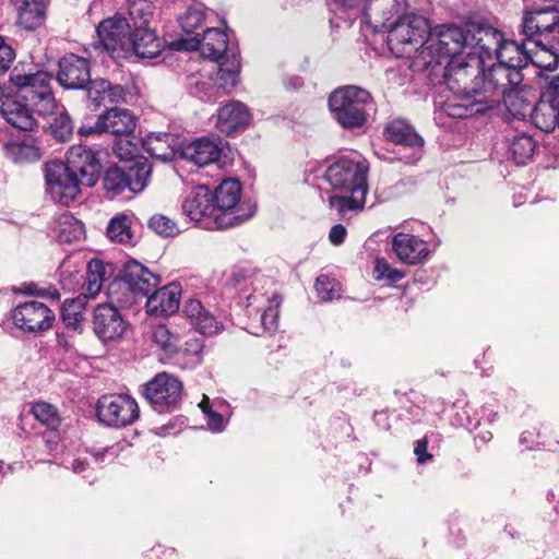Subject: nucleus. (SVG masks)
<instances>
[{
  "label": "nucleus",
  "mask_w": 559,
  "mask_h": 559,
  "mask_svg": "<svg viewBox=\"0 0 559 559\" xmlns=\"http://www.w3.org/2000/svg\"><path fill=\"white\" fill-rule=\"evenodd\" d=\"M469 55L481 58L486 66L500 47L503 36L501 32L489 25L468 24Z\"/></svg>",
  "instance_id": "nucleus-20"
},
{
  "label": "nucleus",
  "mask_w": 559,
  "mask_h": 559,
  "mask_svg": "<svg viewBox=\"0 0 559 559\" xmlns=\"http://www.w3.org/2000/svg\"><path fill=\"white\" fill-rule=\"evenodd\" d=\"M412 57L414 58L413 66L418 70H427L441 64L443 61L448 62V59L428 40L427 45L419 47Z\"/></svg>",
  "instance_id": "nucleus-47"
},
{
  "label": "nucleus",
  "mask_w": 559,
  "mask_h": 559,
  "mask_svg": "<svg viewBox=\"0 0 559 559\" xmlns=\"http://www.w3.org/2000/svg\"><path fill=\"white\" fill-rule=\"evenodd\" d=\"M346 235H347L346 228L343 225L337 224L331 228V230L329 233V240L334 246H340L344 242Z\"/></svg>",
  "instance_id": "nucleus-64"
},
{
  "label": "nucleus",
  "mask_w": 559,
  "mask_h": 559,
  "mask_svg": "<svg viewBox=\"0 0 559 559\" xmlns=\"http://www.w3.org/2000/svg\"><path fill=\"white\" fill-rule=\"evenodd\" d=\"M509 147L514 162L518 165H525L534 154L535 141L532 136L521 133L512 139Z\"/></svg>",
  "instance_id": "nucleus-49"
},
{
  "label": "nucleus",
  "mask_w": 559,
  "mask_h": 559,
  "mask_svg": "<svg viewBox=\"0 0 559 559\" xmlns=\"http://www.w3.org/2000/svg\"><path fill=\"white\" fill-rule=\"evenodd\" d=\"M134 52L141 58L153 59L162 51V41L148 27H138L131 34Z\"/></svg>",
  "instance_id": "nucleus-38"
},
{
  "label": "nucleus",
  "mask_w": 559,
  "mask_h": 559,
  "mask_svg": "<svg viewBox=\"0 0 559 559\" xmlns=\"http://www.w3.org/2000/svg\"><path fill=\"white\" fill-rule=\"evenodd\" d=\"M96 128L114 135L129 136L135 128V118L128 109L111 108L98 117Z\"/></svg>",
  "instance_id": "nucleus-32"
},
{
  "label": "nucleus",
  "mask_w": 559,
  "mask_h": 559,
  "mask_svg": "<svg viewBox=\"0 0 559 559\" xmlns=\"http://www.w3.org/2000/svg\"><path fill=\"white\" fill-rule=\"evenodd\" d=\"M127 10L129 19H127L133 27H148V22L152 19L155 5L151 0H127Z\"/></svg>",
  "instance_id": "nucleus-43"
},
{
  "label": "nucleus",
  "mask_w": 559,
  "mask_h": 559,
  "mask_svg": "<svg viewBox=\"0 0 559 559\" xmlns=\"http://www.w3.org/2000/svg\"><path fill=\"white\" fill-rule=\"evenodd\" d=\"M485 64L481 58L472 56L468 52L465 57L450 58L444 68V80L451 90L460 92L449 98L442 105V112L452 117L447 110L448 105L463 106L476 102L480 93L485 91L484 71Z\"/></svg>",
  "instance_id": "nucleus-4"
},
{
  "label": "nucleus",
  "mask_w": 559,
  "mask_h": 559,
  "mask_svg": "<svg viewBox=\"0 0 559 559\" xmlns=\"http://www.w3.org/2000/svg\"><path fill=\"white\" fill-rule=\"evenodd\" d=\"M11 318L17 329L29 333L46 331L55 321L53 312L45 304L35 300L17 305Z\"/></svg>",
  "instance_id": "nucleus-17"
},
{
  "label": "nucleus",
  "mask_w": 559,
  "mask_h": 559,
  "mask_svg": "<svg viewBox=\"0 0 559 559\" xmlns=\"http://www.w3.org/2000/svg\"><path fill=\"white\" fill-rule=\"evenodd\" d=\"M540 98L559 106V74L545 75Z\"/></svg>",
  "instance_id": "nucleus-58"
},
{
  "label": "nucleus",
  "mask_w": 559,
  "mask_h": 559,
  "mask_svg": "<svg viewBox=\"0 0 559 559\" xmlns=\"http://www.w3.org/2000/svg\"><path fill=\"white\" fill-rule=\"evenodd\" d=\"M182 213L191 222L209 230L230 228V217H219L212 192L205 186L195 187L182 202Z\"/></svg>",
  "instance_id": "nucleus-10"
},
{
  "label": "nucleus",
  "mask_w": 559,
  "mask_h": 559,
  "mask_svg": "<svg viewBox=\"0 0 559 559\" xmlns=\"http://www.w3.org/2000/svg\"><path fill=\"white\" fill-rule=\"evenodd\" d=\"M142 393L154 411L169 413L180 405L183 396V384L176 376L159 372L143 384Z\"/></svg>",
  "instance_id": "nucleus-11"
},
{
  "label": "nucleus",
  "mask_w": 559,
  "mask_h": 559,
  "mask_svg": "<svg viewBox=\"0 0 559 559\" xmlns=\"http://www.w3.org/2000/svg\"><path fill=\"white\" fill-rule=\"evenodd\" d=\"M107 236L115 242L132 243L133 231L131 229L130 216L127 214H120L112 217L107 226Z\"/></svg>",
  "instance_id": "nucleus-45"
},
{
  "label": "nucleus",
  "mask_w": 559,
  "mask_h": 559,
  "mask_svg": "<svg viewBox=\"0 0 559 559\" xmlns=\"http://www.w3.org/2000/svg\"><path fill=\"white\" fill-rule=\"evenodd\" d=\"M21 293L33 295V296H40L45 297L51 300H59L60 299V293L58 289L51 285L48 286H39L35 283L24 284L19 289Z\"/></svg>",
  "instance_id": "nucleus-57"
},
{
  "label": "nucleus",
  "mask_w": 559,
  "mask_h": 559,
  "mask_svg": "<svg viewBox=\"0 0 559 559\" xmlns=\"http://www.w3.org/2000/svg\"><path fill=\"white\" fill-rule=\"evenodd\" d=\"M151 165L147 160H135L128 167H111L105 171L103 186L107 192L119 194L124 190L141 192L147 183Z\"/></svg>",
  "instance_id": "nucleus-13"
},
{
  "label": "nucleus",
  "mask_w": 559,
  "mask_h": 559,
  "mask_svg": "<svg viewBox=\"0 0 559 559\" xmlns=\"http://www.w3.org/2000/svg\"><path fill=\"white\" fill-rule=\"evenodd\" d=\"M369 166L366 160L340 157L325 170L324 178L333 190L342 194L329 197V205L343 218L349 212L361 211L368 192Z\"/></svg>",
  "instance_id": "nucleus-2"
},
{
  "label": "nucleus",
  "mask_w": 559,
  "mask_h": 559,
  "mask_svg": "<svg viewBox=\"0 0 559 559\" xmlns=\"http://www.w3.org/2000/svg\"><path fill=\"white\" fill-rule=\"evenodd\" d=\"M17 10L19 24L25 29L39 27L46 17L43 0H10Z\"/></svg>",
  "instance_id": "nucleus-36"
},
{
  "label": "nucleus",
  "mask_w": 559,
  "mask_h": 559,
  "mask_svg": "<svg viewBox=\"0 0 559 559\" xmlns=\"http://www.w3.org/2000/svg\"><path fill=\"white\" fill-rule=\"evenodd\" d=\"M148 226L158 235L173 237L179 233L177 224L165 215H154L150 218Z\"/></svg>",
  "instance_id": "nucleus-56"
},
{
  "label": "nucleus",
  "mask_w": 559,
  "mask_h": 559,
  "mask_svg": "<svg viewBox=\"0 0 559 559\" xmlns=\"http://www.w3.org/2000/svg\"><path fill=\"white\" fill-rule=\"evenodd\" d=\"M223 142L216 139L201 138L185 146L181 154L198 166H205L219 160Z\"/></svg>",
  "instance_id": "nucleus-28"
},
{
  "label": "nucleus",
  "mask_w": 559,
  "mask_h": 559,
  "mask_svg": "<svg viewBox=\"0 0 559 559\" xmlns=\"http://www.w3.org/2000/svg\"><path fill=\"white\" fill-rule=\"evenodd\" d=\"M114 151L120 158L131 159L136 155L138 146L132 144L129 140L123 141L120 139L115 142Z\"/></svg>",
  "instance_id": "nucleus-60"
},
{
  "label": "nucleus",
  "mask_w": 559,
  "mask_h": 559,
  "mask_svg": "<svg viewBox=\"0 0 559 559\" xmlns=\"http://www.w3.org/2000/svg\"><path fill=\"white\" fill-rule=\"evenodd\" d=\"M373 274L377 281H386L389 284H395L405 276L403 271L392 267L383 258L376 259Z\"/></svg>",
  "instance_id": "nucleus-54"
},
{
  "label": "nucleus",
  "mask_w": 559,
  "mask_h": 559,
  "mask_svg": "<svg viewBox=\"0 0 559 559\" xmlns=\"http://www.w3.org/2000/svg\"><path fill=\"white\" fill-rule=\"evenodd\" d=\"M92 323L94 333L103 342L121 337L127 328L118 309L109 304L95 308Z\"/></svg>",
  "instance_id": "nucleus-21"
},
{
  "label": "nucleus",
  "mask_w": 559,
  "mask_h": 559,
  "mask_svg": "<svg viewBox=\"0 0 559 559\" xmlns=\"http://www.w3.org/2000/svg\"><path fill=\"white\" fill-rule=\"evenodd\" d=\"M129 28L131 25L127 17L115 16L100 22L96 33L105 50L114 53L117 49L123 48Z\"/></svg>",
  "instance_id": "nucleus-26"
},
{
  "label": "nucleus",
  "mask_w": 559,
  "mask_h": 559,
  "mask_svg": "<svg viewBox=\"0 0 559 559\" xmlns=\"http://www.w3.org/2000/svg\"><path fill=\"white\" fill-rule=\"evenodd\" d=\"M203 348L204 345L202 340L191 337L185 342L182 347L177 346V352L175 354L182 356L186 367L193 368L201 364Z\"/></svg>",
  "instance_id": "nucleus-51"
},
{
  "label": "nucleus",
  "mask_w": 559,
  "mask_h": 559,
  "mask_svg": "<svg viewBox=\"0 0 559 559\" xmlns=\"http://www.w3.org/2000/svg\"><path fill=\"white\" fill-rule=\"evenodd\" d=\"M372 106L371 94L357 85L338 87L329 97L333 118L345 129L364 127L368 120V110Z\"/></svg>",
  "instance_id": "nucleus-6"
},
{
  "label": "nucleus",
  "mask_w": 559,
  "mask_h": 559,
  "mask_svg": "<svg viewBox=\"0 0 559 559\" xmlns=\"http://www.w3.org/2000/svg\"><path fill=\"white\" fill-rule=\"evenodd\" d=\"M82 278L83 276L79 270L72 269L69 261H62L59 266V282L64 290H74L80 285Z\"/></svg>",
  "instance_id": "nucleus-55"
},
{
  "label": "nucleus",
  "mask_w": 559,
  "mask_h": 559,
  "mask_svg": "<svg viewBox=\"0 0 559 559\" xmlns=\"http://www.w3.org/2000/svg\"><path fill=\"white\" fill-rule=\"evenodd\" d=\"M38 117L46 120L50 134L59 142L70 140L73 132V122L64 106L58 100L45 112H37Z\"/></svg>",
  "instance_id": "nucleus-31"
},
{
  "label": "nucleus",
  "mask_w": 559,
  "mask_h": 559,
  "mask_svg": "<svg viewBox=\"0 0 559 559\" xmlns=\"http://www.w3.org/2000/svg\"><path fill=\"white\" fill-rule=\"evenodd\" d=\"M60 441L59 433L56 430L49 429L48 432L44 433L39 439V443L45 447V449L49 452L56 450L58 443Z\"/></svg>",
  "instance_id": "nucleus-63"
},
{
  "label": "nucleus",
  "mask_w": 559,
  "mask_h": 559,
  "mask_svg": "<svg viewBox=\"0 0 559 559\" xmlns=\"http://www.w3.org/2000/svg\"><path fill=\"white\" fill-rule=\"evenodd\" d=\"M207 425L212 431L221 432L225 428L226 420L222 414L209 411Z\"/></svg>",
  "instance_id": "nucleus-61"
},
{
  "label": "nucleus",
  "mask_w": 559,
  "mask_h": 559,
  "mask_svg": "<svg viewBox=\"0 0 559 559\" xmlns=\"http://www.w3.org/2000/svg\"><path fill=\"white\" fill-rule=\"evenodd\" d=\"M468 24L465 26L440 25L428 32V41L432 43L448 60L462 56L468 48Z\"/></svg>",
  "instance_id": "nucleus-19"
},
{
  "label": "nucleus",
  "mask_w": 559,
  "mask_h": 559,
  "mask_svg": "<svg viewBox=\"0 0 559 559\" xmlns=\"http://www.w3.org/2000/svg\"><path fill=\"white\" fill-rule=\"evenodd\" d=\"M53 237L61 243H69L84 237V225L70 213L55 218L51 227Z\"/></svg>",
  "instance_id": "nucleus-37"
},
{
  "label": "nucleus",
  "mask_w": 559,
  "mask_h": 559,
  "mask_svg": "<svg viewBox=\"0 0 559 559\" xmlns=\"http://www.w3.org/2000/svg\"><path fill=\"white\" fill-rule=\"evenodd\" d=\"M85 297L66 299L61 307V319L68 329L82 332L85 322Z\"/></svg>",
  "instance_id": "nucleus-40"
},
{
  "label": "nucleus",
  "mask_w": 559,
  "mask_h": 559,
  "mask_svg": "<svg viewBox=\"0 0 559 559\" xmlns=\"http://www.w3.org/2000/svg\"><path fill=\"white\" fill-rule=\"evenodd\" d=\"M152 341L167 354L177 352L178 335L174 334L166 325L158 324L152 328Z\"/></svg>",
  "instance_id": "nucleus-52"
},
{
  "label": "nucleus",
  "mask_w": 559,
  "mask_h": 559,
  "mask_svg": "<svg viewBox=\"0 0 559 559\" xmlns=\"http://www.w3.org/2000/svg\"><path fill=\"white\" fill-rule=\"evenodd\" d=\"M180 304V287L169 284L159 289L157 287L146 300V310L151 314L170 316L178 311Z\"/></svg>",
  "instance_id": "nucleus-30"
},
{
  "label": "nucleus",
  "mask_w": 559,
  "mask_h": 559,
  "mask_svg": "<svg viewBox=\"0 0 559 559\" xmlns=\"http://www.w3.org/2000/svg\"><path fill=\"white\" fill-rule=\"evenodd\" d=\"M63 163L83 186L93 187L96 185L102 170L97 152L82 144L73 145L68 150Z\"/></svg>",
  "instance_id": "nucleus-16"
},
{
  "label": "nucleus",
  "mask_w": 559,
  "mask_h": 559,
  "mask_svg": "<svg viewBox=\"0 0 559 559\" xmlns=\"http://www.w3.org/2000/svg\"><path fill=\"white\" fill-rule=\"evenodd\" d=\"M96 416L107 427L124 428L139 418L140 408L129 394H105L97 401Z\"/></svg>",
  "instance_id": "nucleus-12"
},
{
  "label": "nucleus",
  "mask_w": 559,
  "mask_h": 559,
  "mask_svg": "<svg viewBox=\"0 0 559 559\" xmlns=\"http://www.w3.org/2000/svg\"><path fill=\"white\" fill-rule=\"evenodd\" d=\"M406 0H371L368 10L381 11L388 23V45L397 57L411 58L425 44L429 23L426 17L404 13Z\"/></svg>",
  "instance_id": "nucleus-1"
},
{
  "label": "nucleus",
  "mask_w": 559,
  "mask_h": 559,
  "mask_svg": "<svg viewBox=\"0 0 559 559\" xmlns=\"http://www.w3.org/2000/svg\"><path fill=\"white\" fill-rule=\"evenodd\" d=\"M270 302L271 305L262 312L260 317V325L252 328V334L258 336L263 334L273 335L277 331L281 302L275 297L270 300Z\"/></svg>",
  "instance_id": "nucleus-48"
},
{
  "label": "nucleus",
  "mask_w": 559,
  "mask_h": 559,
  "mask_svg": "<svg viewBox=\"0 0 559 559\" xmlns=\"http://www.w3.org/2000/svg\"><path fill=\"white\" fill-rule=\"evenodd\" d=\"M251 120L249 108L239 100H230L217 111L216 128L227 135L245 129Z\"/></svg>",
  "instance_id": "nucleus-25"
},
{
  "label": "nucleus",
  "mask_w": 559,
  "mask_h": 559,
  "mask_svg": "<svg viewBox=\"0 0 559 559\" xmlns=\"http://www.w3.org/2000/svg\"><path fill=\"white\" fill-rule=\"evenodd\" d=\"M0 114L12 127L31 131L37 124L36 112L28 106L15 98H5L0 106Z\"/></svg>",
  "instance_id": "nucleus-29"
},
{
  "label": "nucleus",
  "mask_w": 559,
  "mask_h": 559,
  "mask_svg": "<svg viewBox=\"0 0 559 559\" xmlns=\"http://www.w3.org/2000/svg\"><path fill=\"white\" fill-rule=\"evenodd\" d=\"M239 68L240 63L235 55L231 56V60H229V57H226L219 63L211 64V69L207 71H212V82L215 84L218 97L229 93L235 87L238 81Z\"/></svg>",
  "instance_id": "nucleus-33"
},
{
  "label": "nucleus",
  "mask_w": 559,
  "mask_h": 559,
  "mask_svg": "<svg viewBox=\"0 0 559 559\" xmlns=\"http://www.w3.org/2000/svg\"><path fill=\"white\" fill-rule=\"evenodd\" d=\"M392 249L397 259L408 265L424 263L429 255L428 243L407 233H397L392 237Z\"/></svg>",
  "instance_id": "nucleus-23"
},
{
  "label": "nucleus",
  "mask_w": 559,
  "mask_h": 559,
  "mask_svg": "<svg viewBox=\"0 0 559 559\" xmlns=\"http://www.w3.org/2000/svg\"><path fill=\"white\" fill-rule=\"evenodd\" d=\"M34 417L47 426L48 429L57 430L61 424V417L56 406L46 402H36L32 406Z\"/></svg>",
  "instance_id": "nucleus-50"
},
{
  "label": "nucleus",
  "mask_w": 559,
  "mask_h": 559,
  "mask_svg": "<svg viewBox=\"0 0 559 559\" xmlns=\"http://www.w3.org/2000/svg\"><path fill=\"white\" fill-rule=\"evenodd\" d=\"M186 11L179 15L178 22L182 31L187 34L192 33L201 25L205 17L204 5L200 2L183 0Z\"/></svg>",
  "instance_id": "nucleus-46"
},
{
  "label": "nucleus",
  "mask_w": 559,
  "mask_h": 559,
  "mask_svg": "<svg viewBox=\"0 0 559 559\" xmlns=\"http://www.w3.org/2000/svg\"><path fill=\"white\" fill-rule=\"evenodd\" d=\"M3 148L5 156L14 163H33L40 158V148L32 139L9 142Z\"/></svg>",
  "instance_id": "nucleus-42"
},
{
  "label": "nucleus",
  "mask_w": 559,
  "mask_h": 559,
  "mask_svg": "<svg viewBox=\"0 0 559 559\" xmlns=\"http://www.w3.org/2000/svg\"><path fill=\"white\" fill-rule=\"evenodd\" d=\"M427 448L428 441L426 438L420 439L415 443L414 453L417 456V462L420 464L432 460V455L428 453Z\"/></svg>",
  "instance_id": "nucleus-62"
},
{
  "label": "nucleus",
  "mask_w": 559,
  "mask_h": 559,
  "mask_svg": "<svg viewBox=\"0 0 559 559\" xmlns=\"http://www.w3.org/2000/svg\"><path fill=\"white\" fill-rule=\"evenodd\" d=\"M495 57L498 62L484 71V83L520 84L523 82L522 69L530 62L538 67V60H546L525 38L522 43L503 39Z\"/></svg>",
  "instance_id": "nucleus-5"
},
{
  "label": "nucleus",
  "mask_w": 559,
  "mask_h": 559,
  "mask_svg": "<svg viewBox=\"0 0 559 559\" xmlns=\"http://www.w3.org/2000/svg\"><path fill=\"white\" fill-rule=\"evenodd\" d=\"M45 179L53 201L67 206L80 194L83 186L62 160L46 163Z\"/></svg>",
  "instance_id": "nucleus-14"
},
{
  "label": "nucleus",
  "mask_w": 559,
  "mask_h": 559,
  "mask_svg": "<svg viewBox=\"0 0 559 559\" xmlns=\"http://www.w3.org/2000/svg\"><path fill=\"white\" fill-rule=\"evenodd\" d=\"M484 84L485 91L480 93L476 102L463 106L448 105L447 110L452 115V118L463 119L481 115L495 108L501 102L514 118L525 119L527 116L531 117L535 104L528 99V92L525 91L522 83L516 85L509 82Z\"/></svg>",
  "instance_id": "nucleus-3"
},
{
  "label": "nucleus",
  "mask_w": 559,
  "mask_h": 559,
  "mask_svg": "<svg viewBox=\"0 0 559 559\" xmlns=\"http://www.w3.org/2000/svg\"><path fill=\"white\" fill-rule=\"evenodd\" d=\"M15 59L13 48L0 36V73H5Z\"/></svg>",
  "instance_id": "nucleus-59"
},
{
  "label": "nucleus",
  "mask_w": 559,
  "mask_h": 559,
  "mask_svg": "<svg viewBox=\"0 0 559 559\" xmlns=\"http://www.w3.org/2000/svg\"><path fill=\"white\" fill-rule=\"evenodd\" d=\"M533 123L545 132H551L559 128V106L539 98V102L534 105L531 115Z\"/></svg>",
  "instance_id": "nucleus-39"
},
{
  "label": "nucleus",
  "mask_w": 559,
  "mask_h": 559,
  "mask_svg": "<svg viewBox=\"0 0 559 559\" xmlns=\"http://www.w3.org/2000/svg\"><path fill=\"white\" fill-rule=\"evenodd\" d=\"M86 85L88 98L96 106L117 104L124 97V91L120 85H114L104 79L90 80Z\"/></svg>",
  "instance_id": "nucleus-35"
},
{
  "label": "nucleus",
  "mask_w": 559,
  "mask_h": 559,
  "mask_svg": "<svg viewBox=\"0 0 559 559\" xmlns=\"http://www.w3.org/2000/svg\"><path fill=\"white\" fill-rule=\"evenodd\" d=\"M314 288L322 301H331L341 297V284L328 275L317 277Z\"/></svg>",
  "instance_id": "nucleus-53"
},
{
  "label": "nucleus",
  "mask_w": 559,
  "mask_h": 559,
  "mask_svg": "<svg viewBox=\"0 0 559 559\" xmlns=\"http://www.w3.org/2000/svg\"><path fill=\"white\" fill-rule=\"evenodd\" d=\"M106 266L100 260H92L86 266V278L83 282L84 296L94 298L102 289L105 280Z\"/></svg>",
  "instance_id": "nucleus-44"
},
{
  "label": "nucleus",
  "mask_w": 559,
  "mask_h": 559,
  "mask_svg": "<svg viewBox=\"0 0 559 559\" xmlns=\"http://www.w3.org/2000/svg\"><path fill=\"white\" fill-rule=\"evenodd\" d=\"M90 80V64L85 58L70 53L59 61L57 81L62 87L68 90L84 88Z\"/></svg>",
  "instance_id": "nucleus-22"
},
{
  "label": "nucleus",
  "mask_w": 559,
  "mask_h": 559,
  "mask_svg": "<svg viewBox=\"0 0 559 559\" xmlns=\"http://www.w3.org/2000/svg\"><path fill=\"white\" fill-rule=\"evenodd\" d=\"M228 37L218 28L210 27L203 33L202 38L193 37L186 46L188 50H199L204 58L211 61L225 60L227 55Z\"/></svg>",
  "instance_id": "nucleus-24"
},
{
  "label": "nucleus",
  "mask_w": 559,
  "mask_h": 559,
  "mask_svg": "<svg viewBox=\"0 0 559 559\" xmlns=\"http://www.w3.org/2000/svg\"><path fill=\"white\" fill-rule=\"evenodd\" d=\"M212 81V71L203 70V72L188 76L187 87L192 96L206 102H214L218 94Z\"/></svg>",
  "instance_id": "nucleus-41"
},
{
  "label": "nucleus",
  "mask_w": 559,
  "mask_h": 559,
  "mask_svg": "<svg viewBox=\"0 0 559 559\" xmlns=\"http://www.w3.org/2000/svg\"><path fill=\"white\" fill-rule=\"evenodd\" d=\"M158 284L159 277L138 261H130L123 266L121 281L118 283L130 292L133 300L138 298L147 300Z\"/></svg>",
  "instance_id": "nucleus-18"
},
{
  "label": "nucleus",
  "mask_w": 559,
  "mask_h": 559,
  "mask_svg": "<svg viewBox=\"0 0 559 559\" xmlns=\"http://www.w3.org/2000/svg\"><path fill=\"white\" fill-rule=\"evenodd\" d=\"M528 10L523 13L521 34L523 37L547 59L548 53L554 49V40L559 31V3Z\"/></svg>",
  "instance_id": "nucleus-7"
},
{
  "label": "nucleus",
  "mask_w": 559,
  "mask_h": 559,
  "mask_svg": "<svg viewBox=\"0 0 559 559\" xmlns=\"http://www.w3.org/2000/svg\"><path fill=\"white\" fill-rule=\"evenodd\" d=\"M183 313L190 324L201 334L212 336L221 331L224 326L210 310L205 309L200 300L190 299L183 306Z\"/></svg>",
  "instance_id": "nucleus-27"
},
{
  "label": "nucleus",
  "mask_w": 559,
  "mask_h": 559,
  "mask_svg": "<svg viewBox=\"0 0 559 559\" xmlns=\"http://www.w3.org/2000/svg\"><path fill=\"white\" fill-rule=\"evenodd\" d=\"M241 183L238 179H224L212 192L213 202L219 217H230V227L237 226L253 216L255 206L241 200Z\"/></svg>",
  "instance_id": "nucleus-9"
},
{
  "label": "nucleus",
  "mask_w": 559,
  "mask_h": 559,
  "mask_svg": "<svg viewBox=\"0 0 559 559\" xmlns=\"http://www.w3.org/2000/svg\"><path fill=\"white\" fill-rule=\"evenodd\" d=\"M51 75L43 70L33 71L15 67L10 72V82L36 114L45 112L57 100L51 88Z\"/></svg>",
  "instance_id": "nucleus-8"
},
{
  "label": "nucleus",
  "mask_w": 559,
  "mask_h": 559,
  "mask_svg": "<svg viewBox=\"0 0 559 559\" xmlns=\"http://www.w3.org/2000/svg\"><path fill=\"white\" fill-rule=\"evenodd\" d=\"M385 140L400 145L401 150H408V154L399 152V159L414 165L423 157L424 139L415 131L412 124L404 119H393L383 129Z\"/></svg>",
  "instance_id": "nucleus-15"
},
{
  "label": "nucleus",
  "mask_w": 559,
  "mask_h": 559,
  "mask_svg": "<svg viewBox=\"0 0 559 559\" xmlns=\"http://www.w3.org/2000/svg\"><path fill=\"white\" fill-rule=\"evenodd\" d=\"M144 150L163 162L171 160L180 147L178 138L173 133L150 134L143 140Z\"/></svg>",
  "instance_id": "nucleus-34"
}]
</instances>
